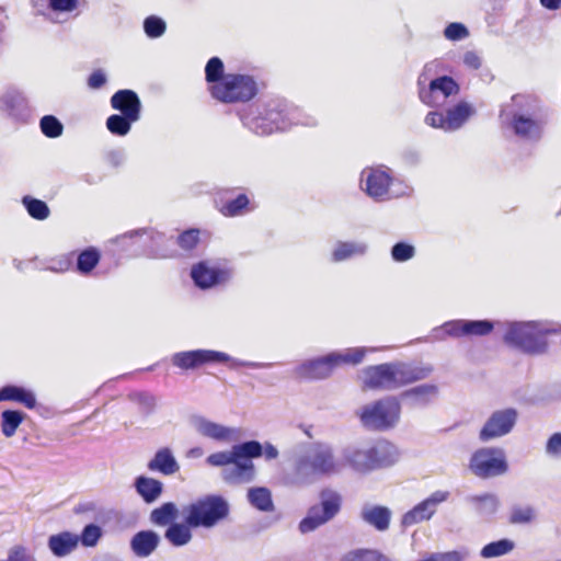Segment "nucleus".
I'll return each instance as SVG.
<instances>
[{
    "label": "nucleus",
    "instance_id": "1",
    "mask_svg": "<svg viewBox=\"0 0 561 561\" xmlns=\"http://www.w3.org/2000/svg\"><path fill=\"white\" fill-rule=\"evenodd\" d=\"M263 454L262 445L256 440H249L233 445L230 450L217 451L206 458L211 467H226L222 471V479L230 484L249 483L254 480L255 467L252 459Z\"/></svg>",
    "mask_w": 561,
    "mask_h": 561
},
{
    "label": "nucleus",
    "instance_id": "2",
    "mask_svg": "<svg viewBox=\"0 0 561 561\" xmlns=\"http://www.w3.org/2000/svg\"><path fill=\"white\" fill-rule=\"evenodd\" d=\"M430 373V367L400 362L369 366L364 370L363 388L365 390H393L425 379Z\"/></svg>",
    "mask_w": 561,
    "mask_h": 561
},
{
    "label": "nucleus",
    "instance_id": "3",
    "mask_svg": "<svg viewBox=\"0 0 561 561\" xmlns=\"http://www.w3.org/2000/svg\"><path fill=\"white\" fill-rule=\"evenodd\" d=\"M398 450L388 440H380L374 446L363 449L353 448L344 454V463L357 472H368L378 468L388 467L396 462Z\"/></svg>",
    "mask_w": 561,
    "mask_h": 561
},
{
    "label": "nucleus",
    "instance_id": "4",
    "mask_svg": "<svg viewBox=\"0 0 561 561\" xmlns=\"http://www.w3.org/2000/svg\"><path fill=\"white\" fill-rule=\"evenodd\" d=\"M364 356L365 352L362 348H351L345 353H331L300 364L295 368L294 374L299 380L324 379L343 364H359Z\"/></svg>",
    "mask_w": 561,
    "mask_h": 561
},
{
    "label": "nucleus",
    "instance_id": "5",
    "mask_svg": "<svg viewBox=\"0 0 561 561\" xmlns=\"http://www.w3.org/2000/svg\"><path fill=\"white\" fill-rule=\"evenodd\" d=\"M208 92L224 104L247 103L257 95L259 84L250 75L229 72L219 84L208 85Z\"/></svg>",
    "mask_w": 561,
    "mask_h": 561
},
{
    "label": "nucleus",
    "instance_id": "6",
    "mask_svg": "<svg viewBox=\"0 0 561 561\" xmlns=\"http://www.w3.org/2000/svg\"><path fill=\"white\" fill-rule=\"evenodd\" d=\"M185 523L193 528H211L229 515V504L220 495H206L184 507Z\"/></svg>",
    "mask_w": 561,
    "mask_h": 561
},
{
    "label": "nucleus",
    "instance_id": "7",
    "mask_svg": "<svg viewBox=\"0 0 561 561\" xmlns=\"http://www.w3.org/2000/svg\"><path fill=\"white\" fill-rule=\"evenodd\" d=\"M400 413L401 405L398 399L387 397L363 407L358 415L365 427L374 431H387L398 423Z\"/></svg>",
    "mask_w": 561,
    "mask_h": 561
},
{
    "label": "nucleus",
    "instance_id": "8",
    "mask_svg": "<svg viewBox=\"0 0 561 561\" xmlns=\"http://www.w3.org/2000/svg\"><path fill=\"white\" fill-rule=\"evenodd\" d=\"M504 342L529 354H542L548 348L546 333L535 322L511 323L504 334Z\"/></svg>",
    "mask_w": 561,
    "mask_h": 561
},
{
    "label": "nucleus",
    "instance_id": "9",
    "mask_svg": "<svg viewBox=\"0 0 561 561\" xmlns=\"http://www.w3.org/2000/svg\"><path fill=\"white\" fill-rule=\"evenodd\" d=\"M295 470L301 479L311 476H331L339 471V463L331 447L318 443L311 446L305 456L299 458Z\"/></svg>",
    "mask_w": 561,
    "mask_h": 561
},
{
    "label": "nucleus",
    "instance_id": "10",
    "mask_svg": "<svg viewBox=\"0 0 561 561\" xmlns=\"http://www.w3.org/2000/svg\"><path fill=\"white\" fill-rule=\"evenodd\" d=\"M319 503L312 505L306 517L299 523L304 534L312 531L335 517L342 507V496L331 489H323L319 494Z\"/></svg>",
    "mask_w": 561,
    "mask_h": 561
},
{
    "label": "nucleus",
    "instance_id": "11",
    "mask_svg": "<svg viewBox=\"0 0 561 561\" xmlns=\"http://www.w3.org/2000/svg\"><path fill=\"white\" fill-rule=\"evenodd\" d=\"M294 111L285 101L278 99L271 100L263 106L259 115L253 118V129L262 135L285 129L290 125Z\"/></svg>",
    "mask_w": 561,
    "mask_h": 561
},
{
    "label": "nucleus",
    "instance_id": "12",
    "mask_svg": "<svg viewBox=\"0 0 561 561\" xmlns=\"http://www.w3.org/2000/svg\"><path fill=\"white\" fill-rule=\"evenodd\" d=\"M469 468L477 477L486 479L504 474L508 466L501 448H480L471 456Z\"/></svg>",
    "mask_w": 561,
    "mask_h": 561
},
{
    "label": "nucleus",
    "instance_id": "13",
    "mask_svg": "<svg viewBox=\"0 0 561 561\" xmlns=\"http://www.w3.org/2000/svg\"><path fill=\"white\" fill-rule=\"evenodd\" d=\"M473 114V108L467 102H459L446 112L433 111L425 116L426 125L445 131L460 128Z\"/></svg>",
    "mask_w": 561,
    "mask_h": 561
},
{
    "label": "nucleus",
    "instance_id": "14",
    "mask_svg": "<svg viewBox=\"0 0 561 561\" xmlns=\"http://www.w3.org/2000/svg\"><path fill=\"white\" fill-rule=\"evenodd\" d=\"M419 98L427 106H440L451 95L459 93V84L449 76H442L432 80L428 87L417 81Z\"/></svg>",
    "mask_w": 561,
    "mask_h": 561
},
{
    "label": "nucleus",
    "instance_id": "15",
    "mask_svg": "<svg viewBox=\"0 0 561 561\" xmlns=\"http://www.w3.org/2000/svg\"><path fill=\"white\" fill-rule=\"evenodd\" d=\"M229 355L214 350H194L173 354L172 365L182 369H197L208 364L227 363Z\"/></svg>",
    "mask_w": 561,
    "mask_h": 561
},
{
    "label": "nucleus",
    "instance_id": "16",
    "mask_svg": "<svg viewBox=\"0 0 561 561\" xmlns=\"http://www.w3.org/2000/svg\"><path fill=\"white\" fill-rule=\"evenodd\" d=\"M518 412L514 408L494 411L479 433L482 442H488L508 434L516 424Z\"/></svg>",
    "mask_w": 561,
    "mask_h": 561
},
{
    "label": "nucleus",
    "instance_id": "17",
    "mask_svg": "<svg viewBox=\"0 0 561 561\" xmlns=\"http://www.w3.org/2000/svg\"><path fill=\"white\" fill-rule=\"evenodd\" d=\"M449 496L447 491H436L427 499L415 505L402 517L404 526H412L428 520L436 512L438 504L445 502Z\"/></svg>",
    "mask_w": 561,
    "mask_h": 561
},
{
    "label": "nucleus",
    "instance_id": "18",
    "mask_svg": "<svg viewBox=\"0 0 561 561\" xmlns=\"http://www.w3.org/2000/svg\"><path fill=\"white\" fill-rule=\"evenodd\" d=\"M232 271L227 267H210L199 262L192 267L191 276L199 288L206 289L226 283L230 279Z\"/></svg>",
    "mask_w": 561,
    "mask_h": 561
},
{
    "label": "nucleus",
    "instance_id": "19",
    "mask_svg": "<svg viewBox=\"0 0 561 561\" xmlns=\"http://www.w3.org/2000/svg\"><path fill=\"white\" fill-rule=\"evenodd\" d=\"M113 110L121 114L139 121L141 116V102L138 94L129 89L116 91L110 100Z\"/></svg>",
    "mask_w": 561,
    "mask_h": 561
},
{
    "label": "nucleus",
    "instance_id": "20",
    "mask_svg": "<svg viewBox=\"0 0 561 561\" xmlns=\"http://www.w3.org/2000/svg\"><path fill=\"white\" fill-rule=\"evenodd\" d=\"M392 178L387 171L381 169H370L366 180V193L376 199H381L388 195Z\"/></svg>",
    "mask_w": 561,
    "mask_h": 561
},
{
    "label": "nucleus",
    "instance_id": "21",
    "mask_svg": "<svg viewBox=\"0 0 561 561\" xmlns=\"http://www.w3.org/2000/svg\"><path fill=\"white\" fill-rule=\"evenodd\" d=\"M160 538L153 530H140L130 540V548L139 558L149 557L159 546Z\"/></svg>",
    "mask_w": 561,
    "mask_h": 561
},
{
    "label": "nucleus",
    "instance_id": "22",
    "mask_svg": "<svg viewBox=\"0 0 561 561\" xmlns=\"http://www.w3.org/2000/svg\"><path fill=\"white\" fill-rule=\"evenodd\" d=\"M1 401L18 402L30 410L37 405L36 396L33 391L14 385H8L0 389Z\"/></svg>",
    "mask_w": 561,
    "mask_h": 561
},
{
    "label": "nucleus",
    "instance_id": "23",
    "mask_svg": "<svg viewBox=\"0 0 561 561\" xmlns=\"http://www.w3.org/2000/svg\"><path fill=\"white\" fill-rule=\"evenodd\" d=\"M360 517L378 531H385L389 528L391 512L381 505L367 506L362 510Z\"/></svg>",
    "mask_w": 561,
    "mask_h": 561
},
{
    "label": "nucleus",
    "instance_id": "24",
    "mask_svg": "<svg viewBox=\"0 0 561 561\" xmlns=\"http://www.w3.org/2000/svg\"><path fill=\"white\" fill-rule=\"evenodd\" d=\"M250 205V199L247 194L241 193L231 199H220L216 202V208L225 217H237L243 215Z\"/></svg>",
    "mask_w": 561,
    "mask_h": 561
},
{
    "label": "nucleus",
    "instance_id": "25",
    "mask_svg": "<svg viewBox=\"0 0 561 561\" xmlns=\"http://www.w3.org/2000/svg\"><path fill=\"white\" fill-rule=\"evenodd\" d=\"M48 546L51 552L57 557L69 554L78 546V537L65 531L49 537Z\"/></svg>",
    "mask_w": 561,
    "mask_h": 561
},
{
    "label": "nucleus",
    "instance_id": "26",
    "mask_svg": "<svg viewBox=\"0 0 561 561\" xmlns=\"http://www.w3.org/2000/svg\"><path fill=\"white\" fill-rule=\"evenodd\" d=\"M148 468L163 474H172L179 470V466L168 448L158 450L153 459L149 461Z\"/></svg>",
    "mask_w": 561,
    "mask_h": 561
},
{
    "label": "nucleus",
    "instance_id": "27",
    "mask_svg": "<svg viewBox=\"0 0 561 561\" xmlns=\"http://www.w3.org/2000/svg\"><path fill=\"white\" fill-rule=\"evenodd\" d=\"M137 492L147 503H152L162 493V483L159 480L148 477H138L135 483Z\"/></svg>",
    "mask_w": 561,
    "mask_h": 561
},
{
    "label": "nucleus",
    "instance_id": "28",
    "mask_svg": "<svg viewBox=\"0 0 561 561\" xmlns=\"http://www.w3.org/2000/svg\"><path fill=\"white\" fill-rule=\"evenodd\" d=\"M100 261V250L95 247H89L78 254L76 268L81 275H88L98 266Z\"/></svg>",
    "mask_w": 561,
    "mask_h": 561
},
{
    "label": "nucleus",
    "instance_id": "29",
    "mask_svg": "<svg viewBox=\"0 0 561 561\" xmlns=\"http://www.w3.org/2000/svg\"><path fill=\"white\" fill-rule=\"evenodd\" d=\"M179 516V510L172 502L163 503L150 513V522L157 526H167L174 523Z\"/></svg>",
    "mask_w": 561,
    "mask_h": 561
},
{
    "label": "nucleus",
    "instance_id": "30",
    "mask_svg": "<svg viewBox=\"0 0 561 561\" xmlns=\"http://www.w3.org/2000/svg\"><path fill=\"white\" fill-rule=\"evenodd\" d=\"M191 528L193 527L188 526L185 522L183 524L173 523L165 530L164 537L172 546L181 547L191 541Z\"/></svg>",
    "mask_w": 561,
    "mask_h": 561
},
{
    "label": "nucleus",
    "instance_id": "31",
    "mask_svg": "<svg viewBox=\"0 0 561 561\" xmlns=\"http://www.w3.org/2000/svg\"><path fill=\"white\" fill-rule=\"evenodd\" d=\"M248 500L252 506L262 512L274 510L271 491L267 488H252L248 491Z\"/></svg>",
    "mask_w": 561,
    "mask_h": 561
},
{
    "label": "nucleus",
    "instance_id": "32",
    "mask_svg": "<svg viewBox=\"0 0 561 561\" xmlns=\"http://www.w3.org/2000/svg\"><path fill=\"white\" fill-rule=\"evenodd\" d=\"M25 414L18 410H5L1 414V432L5 437H12L23 423Z\"/></svg>",
    "mask_w": 561,
    "mask_h": 561
},
{
    "label": "nucleus",
    "instance_id": "33",
    "mask_svg": "<svg viewBox=\"0 0 561 561\" xmlns=\"http://www.w3.org/2000/svg\"><path fill=\"white\" fill-rule=\"evenodd\" d=\"M202 231L198 228H190L182 231L175 240L183 254H191L201 242Z\"/></svg>",
    "mask_w": 561,
    "mask_h": 561
},
{
    "label": "nucleus",
    "instance_id": "34",
    "mask_svg": "<svg viewBox=\"0 0 561 561\" xmlns=\"http://www.w3.org/2000/svg\"><path fill=\"white\" fill-rule=\"evenodd\" d=\"M197 431L203 436L213 438L215 440L225 442L230 438L231 431L220 424L202 420L197 424Z\"/></svg>",
    "mask_w": 561,
    "mask_h": 561
},
{
    "label": "nucleus",
    "instance_id": "35",
    "mask_svg": "<svg viewBox=\"0 0 561 561\" xmlns=\"http://www.w3.org/2000/svg\"><path fill=\"white\" fill-rule=\"evenodd\" d=\"M138 122L124 114H113L106 119V128L116 136H125L130 131L131 125Z\"/></svg>",
    "mask_w": 561,
    "mask_h": 561
},
{
    "label": "nucleus",
    "instance_id": "36",
    "mask_svg": "<svg viewBox=\"0 0 561 561\" xmlns=\"http://www.w3.org/2000/svg\"><path fill=\"white\" fill-rule=\"evenodd\" d=\"M341 561H390V559L377 549H354L346 552Z\"/></svg>",
    "mask_w": 561,
    "mask_h": 561
},
{
    "label": "nucleus",
    "instance_id": "37",
    "mask_svg": "<svg viewBox=\"0 0 561 561\" xmlns=\"http://www.w3.org/2000/svg\"><path fill=\"white\" fill-rule=\"evenodd\" d=\"M365 251L366 245L363 243L339 242L332 253V259L335 262H340L356 255H362Z\"/></svg>",
    "mask_w": 561,
    "mask_h": 561
},
{
    "label": "nucleus",
    "instance_id": "38",
    "mask_svg": "<svg viewBox=\"0 0 561 561\" xmlns=\"http://www.w3.org/2000/svg\"><path fill=\"white\" fill-rule=\"evenodd\" d=\"M225 66L219 57H211L205 66V80L209 85L219 84L224 81Z\"/></svg>",
    "mask_w": 561,
    "mask_h": 561
},
{
    "label": "nucleus",
    "instance_id": "39",
    "mask_svg": "<svg viewBox=\"0 0 561 561\" xmlns=\"http://www.w3.org/2000/svg\"><path fill=\"white\" fill-rule=\"evenodd\" d=\"M514 549V542L510 539H501L485 545L480 554L485 559L496 558L510 553Z\"/></svg>",
    "mask_w": 561,
    "mask_h": 561
},
{
    "label": "nucleus",
    "instance_id": "40",
    "mask_svg": "<svg viewBox=\"0 0 561 561\" xmlns=\"http://www.w3.org/2000/svg\"><path fill=\"white\" fill-rule=\"evenodd\" d=\"M28 215L36 220H45L48 218L50 211L47 204L41 199L24 196L22 199Z\"/></svg>",
    "mask_w": 561,
    "mask_h": 561
},
{
    "label": "nucleus",
    "instance_id": "41",
    "mask_svg": "<svg viewBox=\"0 0 561 561\" xmlns=\"http://www.w3.org/2000/svg\"><path fill=\"white\" fill-rule=\"evenodd\" d=\"M465 336H485L490 334L493 329V322L489 320H465Z\"/></svg>",
    "mask_w": 561,
    "mask_h": 561
},
{
    "label": "nucleus",
    "instance_id": "42",
    "mask_svg": "<svg viewBox=\"0 0 561 561\" xmlns=\"http://www.w3.org/2000/svg\"><path fill=\"white\" fill-rule=\"evenodd\" d=\"M470 502L474 505L476 510L481 513L495 512V510L499 505L497 497L492 493L473 495L470 497Z\"/></svg>",
    "mask_w": 561,
    "mask_h": 561
},
{
    "label": "nucleus",
    "instance_id": "43",
    "mask_svg": "<svg viewBox=\"0 0 561 561\" xmlns=\"http://www.w3.org/2000/svg\"><path fill=\"white\" fill-rule=\"evenodd\" d=\"M39 126L42 133L48 138H57L64 130L62 124L53 115L42 117Z\"/></svg>",
    "mask_w": 561,
    "mask_h": 561
},
{
    "label": "nucleus",
    "instance_id": "44",
    "mask_svg": "<svg viewBox=\"0 0 561 561\" xmlns=\"http://www.w3.org/2000/svg\"><path fill=\"white\" fill-rule=\"evenodd\" d=\"M144 30L148 37L157 38L164 34L167 25L161 18L150 15L144 22Z\"/></svg>",
    "mask_w": 561,
    "mask_h": 561
},
{
    "label": "nucleus",
    "instance_id": "45",
    "mask_svg": "<svg viewBox=\"0 0 561 561\" xmlns=\"http://www.w3.org/2000/svg\"><path fill=\"white\" fill-rule=\"evenodd\" d=\"M535 518V510L531 506L513 507L508 522L511 524H528Z\"/></svg>",
    "mask_w": 561,
    "mask_h": 561
},
{
    "label": "nucleus",
    "instance_id": "46",
    "mask_svg": "<svg viewBox=\"0 0 561 561\" xmlns=\"http://www.w3.org/2000/svg\"><path fill=\"white\" fill-rule=\"evenodd\" d=\"M513 128L517 135L528 136L536 128V122L530 117L517 115L513 118Z\"/></svg>",
    "mask_w": 561,
    "mask_h": 561
},
{
    "label": "nucleus",
    "instance_id": "47",
    "mask_svg": "<svg viewBox=\"0 0 561 561\" xmlns=\"http://www.w3.org/2000/svg\"><path fill=\"white\" fill-rule=\"evenodd\" d=\"M48 8L54 12H72L80 4H84L85 0H47Z\"/></svg>",
    "mask_w": 561,
    "mask_h": 561
},
{
    "label": "nucleus",
    "instance_id": "48",
    "mask_svg": "<svg viewBox=\"0 0 561 561\" xmlns=\"http://www.w3.org/2000/svg\"><path fill=\"white\" fill-rule=\"evenodd\" d=\"M102 536L101 528L98 525L90 524L83 528L81 534V542L85 547H94Z\"/></svg>",
    "mask_w": 561,
    "mask_h": 561
},
{
    "label": "nucleus",
    "instance_id": "49",
    "mask_svg": "<svg viewBox=\"0 0 561 561\" xmlns=\"http://www.w3.org/2000/svg\"><path fill=\"white\" fill-rule=\"evenodd\" d=\"M414 248L404 242H398L392 247L391 255L397 262H404L413 257Z\"/></svg>",
    "mask_w": 561,
    "mask_h": 561
},
{
    "label": "nucleus",
    "instance_id": "50",
    "mask_svg": "<svg viewBox=\"0 0 561 561\" xmlns=\"http://www.w3.org/2000/svg\"><path fill=\"white\" fill-rule=\"evenodd\" d=\"M444 35L447 39L459 41L468 36V30L463 24L454 22L446 26Z\"/></svg>",
    "mask_w": 561,
    "mask_h": 561
},
{
    "label": "nucleus",
    "instance_id": "51",
    "mask_svg": "<svg viewBox=\"0 0 561 561\" xmlns=\"http://www.w3.org/2000/svg\"><path fill=\"white\" fill-rule=\"evenodd\" d=\"M437 393V387L434 385H421L403 393L405 397L430 398Z\"/></svg>",
    "mask_w": 561,
    "mask_h": 561
},
{
    "label": "nucleus",
    "instance_id": "52",
    "mask_svg": "<svg viewBox=\"0 0 561 561\" xmlns=\"http://www.w3.org/2000/svg\"><path fill=\"white\" fill-rule=\"evenodd\" d=\"M465 320L449 321L444 324V330L447 334L456 337L465 336Z\"/></svg>",
    "mask_w": 561,
    "mask_h": 561
},
{
    "label": "nucleus",
    "instance_id": "53",
    "mask_svg": "<svg viewBox=\"0 0 561 561\" xmlns=\"http://www.w3.org/2000/svg\"><path fill=\"white\" fill-rule=\"evenodd\" d=\"M546 451L551 456H561V433H554L549 437Z\"/></svg>",
    "mask_w": 561,
    "mask_h": 561
},
{
    "label": "nucleus",
    "instance_id": "54",
    "mask_svg": "<svg viewBox=\"0 0 561 561\" xmlns=\"http://www.w3.org/2000/svg\"><path fill=\"white\" fill-rule=\"evenodd\" d=\"M106 82V77L101 69L94 70L88 78V85L91 89H100Z\"/></svg>",
    "mask_w": 561,
    "mask_h": 561
},
{
    "label": "nucleus",
    "instance_id": "55",
    "mask_svg": "<svg viewBox=\"0 0 561 561\" xmlns=\"http://www.w3.org/2000/svg\"><path fill=\"white\" fill-rule=\"evenodd\" d=\"M463 64L470 69H479L481 67V59L474 51H467L463 56Z\"/></svg>",
    "mask_w": 561,
    "mask_h": 561
},
{
    "label": "nucleus",
    "instance_id": "56",
    "mask_svg": "<svg viewBox=\"0 0 561 561\" xmlns=\"http://www.w3.org/2000/svg\"><path fill=\"white\" fill-rule=\"evenodd\" d=\"M7 561H30V558L25 554L23 547H15L9 553Z\"/></svg>",
    "mask_w": 561,
    "mask_h": 561
},
{
    "label": "nucleus",
    "instance_id": "57",
    "mask_svg": "<svg viewBox=\"0 0 561 561\" xmlns=\"http://www.w3.org/2000/svg\"><path fill=\"white\" fill-rule=\"evenodd\" d=\"M540 4L548 10L554 11L561 8V0H540Z\"/></svg>",
    "mask_w": 561,
    "mask_h": 561
},
{
    "label": "nucleus",
    "instance_id": "58",
    "mask_svg": "<svg viewBox=\"0 0 561 561\" xmlns=\"http://www.w3.org/2000/svg\"><path fill=\"white\" fill-rule=\"evenodd\" d=\"M56 263L58 266H55L54 270L68 271L71 265V260L67 256H62Z\"/></svg>",
    "mask_w": 561,
    "mask_h": 561
},
{
    "label": "nucleus",
    "instance_id": "59",
    "mask_svg": "<svg viewBox=\"0 0 561 561\" xmlns=\"http://www.w3.org/2000/svg\"><path fill=\"white\" fill-rule=\"evenodd\" d=\"M264 454H265V457H266L267 459H274V458H276V457H277L278 451H277V449H276L274 446L268 445V446L265 448Z\"/></svg>",
    "mask_w": 561,
    "mask_h": 561
},
{
    "label": "nucleus",
    "instance_id": "60",
    "mask_svg": "<svg viewBox=\"0 0 561 561\" xmlns=\"http://www.w3.org/2000/svg\"><path fill=\"white\" fill-rule=\"evenodd\" d=\"M190 454L193 456H201L203 454V450H202V448L197 447V448L191 449Z\"/></svg>",
    "mask_w": 561,
    "mask_h": 561
},
{
    "label": "nucleus",
    "instance_id": "61",
    "mask_svg": "<svg viewBox=\"0 0 561 561\" xmlns=\"http://www.w3.org/2000/svg\"><path fill=\"white\" fill-rule=\"evenodd\" d=\"M139 233H140V231H133V232L128 233V236L133 237L134 234H139ZM125 237H127V234H125Z\"/></svg>",
    "mask_w": 561,
    "mask_h": 561
}]
</instances>
